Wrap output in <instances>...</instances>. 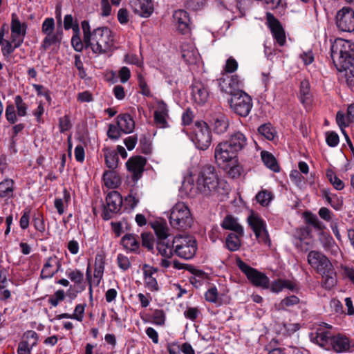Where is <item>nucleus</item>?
I'll use <instances>...</instances> for the list:
<instances>
[{
  "label": "nucleus",
  "mask_w": 354,
  "mask_h": 354,
  "mask_svg": "<svg viewBox=\"0 0 354 354\" xmlns=\"http://www.w3.org/2000/svg\"><path fill=\"white\" fill-rule=\"evenodd\" d=\"M196 183L197 190L204 197L216 199L229 191L227 183L219 178L216 168L211 165L201 168Z\"/></svg>",
  "instance_id": "f257e3e1"
},
{
  "label": "nucleus",
  "mask_w": 354,
  "mask_h": 354,
  "mask_svg": "<svg viewBox=\"0 0 354 354\" xmlns=\"http://www.w3.org/2000/svg\"><path fill=\"white\" fill-rule=\"evenodd\" d=\"M330 51L336 68L339 72H345L347 80L354 77V44L337 39L332 44Z\"/></svg>",
  "instance_id": "f03ea898"
},
{
  "label": "nucleus",
  "mask_w": 354,
  "mask_h": 354,
  "mask_svg": "<svg viewBox=\"0 0 354 354\" xmlns=\"http://www.w3.org/2000/svg\"><path fill=\"white\" fill-rule=\"evenodd\" d=\"M307 260L311 267L322 276V287L330 290L337 284L335 270L326 255L312 250L308 253Z\"/></svg>",
  "instance_id": "7ed1b4c3"
},
{
  "label": "nucleus",
  "mask_w": 354,
  "mask_h": 354,
  "mask_svg": "<svg viewBox=\"0 0 354 354\" xmlns=\"http://www.w3.org/2000/svg\"><path fill=\"white\" fill-rule=\"evenodd\" d=\"M84 45L95 54L111 53L114 46L113 32L107 27H98L93 30V37Z\"/></svg>",
  "instance_id": "20e7f679"
},
{
  "label": "nucleus",
  "mask_w": 354,
  "mask_h": 354,
  "mask_svg": "<svg viewBox=\"0 0 354 354\" xmlns=\"http://www.w3.org/2000/svg\"><path fill=\"white\" fill-rule=\"evenodd\" d=\"M169 219L171 226L180 232H186L194 223L191 212L183 202L175 204L171 209Z\"/></svg>",
  "instance_id": "39448f33"
},
{
  "label": "nucleus",
  "mask_w": 354,
  "mask_h": 354,
  "mask_svg": "<svg viewBox=\"0 0 354 354\" xmlns=\"http://www.w3.org/2000/svg\"><path fill=\"white\" fill-rule=\"evenodd\" d=\"M173 245H175V253L185 259L193 258L197 250L196 241L190 236H176Z\"/></svg>",
  "instance_id": "423d86ee"
},
{
  "label": "nucleus",
  "mask_w": 354,
  "mask_h": 354,
  "mask_svg": "<svg viewBox=\"0 0 354 354\" xmlns=\"http://www.w3.org/2000/svg\"><path fill=\"white\" fill-rule=\"evenodd\" d=\"M192 140L196 148L200 150H206L212 143V133L209 126L205 122H196L193 130Z\"/></svg>",
  "instance_id": "0eeeda50"
},
{
  "label": "nucleus",
  "mask_w": 354,
  "mask_h": 354,
  "mask_svg": "<svg viewBox=\"0 0 354 354\" xmlns=\"http://www.w3.org/2000/svg\"><path fill=\"white\" fill-rule=\"evenodd\" d=\"M228 102L232 110L241 117L248 116L252 107V97L244 91L234 95Z\"/></svg>",
  "instance_id": "6e6552de"
},
{
  "label": "nucleus",
  "mask_w": 354,
  "mask_h": 354,
  "mask_svg": "<svg viewBox=\"0 0 354 354\" xmlns=\"http://www.w3.org/2000/svg\"><path fill=\"white\" fill-rule=\"evenodd\" d=\"M237 265L239 268L246 275L248 279L253 286L262 288L263 289L269 288L270 279L266 274L250 267L241 260L238 261Z\"/></svg>",
  "instance_id": "1a4fd4ad"
},
{
  "label": "nucleus",
  "mask_w": 354,
  "mask_h": 354,
  "mask_svg": "<svg viewBox=\"0 0 354 354\" xmlns=\"http://www.w3.org/2000/svg\"><path fill=\"white\" fill-rule=\"evenodd\" d=\"M237 154V151L226 140L218 143L214 150V158L219 166L230 162H236Z\"/></svg>",
  "instance_id": "9d476101"
},
{
  "label": "nucleus",
  "mask_w": 354,
  "mask_h": 354,
  "mask_svg": "<svg viewBox=\"0 0 354 354\" xmlns=\"http://www.w3.org/2000/svg\"><path fill=\"white\" fill-rule=\"evenodd\" d=\"M122 203L121 195L117 191H111L106 197V204L102 217L104 220L111 219L115 214L120 212Z\"/></svg>",
  "instance_id": "9b49d317"
},
{
  "label": "nucleus",
  "mask_w": 354,
  "mask_h": 354,
  "mask_svg": "<svg viewBox=\"0 0 354 354\" xmlns=\"http://www.w3.org/2000/svg\"><path fill=\"white\" fill-rule=\"evenodd\" d=\"M218 81L221 91L229 94L231 97L243 91L242 90L243 84L237 75L229 76L223 74Z\"/></svg>",
  "instance_id": "f8f14e48"
},
{
  "label": "nucleus",
  "mask_w": 354,
  "mask_h": 354,
  "mask_svg": "<svg viewBox=\"0 0 354 354\" xmlns=\"http://www.w3.org/2000/svg\"><path fill=\"white\" fill-rule=\"evenodd\" d=\"M248 222L254 232L259 242L270 244L269 236L266 230L265 221L259 215L252 213L248 217Z\"/></svg>",
  "instance_id": "ddd939ff"
},
{
  "label": "nucleus",
  "mask_w": 354,
  "mask_h": 354,
  "mask_svg": "<svg viewBox=\"0 0 354 354\" xmlns=\"http://www.w3.org/2000/svg\"><path fill=\"white\" fill-rule=\"evenodd\" d=\"M336 24L339 30L343 32L354 30V10L348 7L339 10L336 15Z\"/></svg>",
  "instance_id": "4468645a"
},
{
  "label": "nucleus",
  "mask_w": 354,
  "mask_h": 354,
  "mask_svg": "<svg viewBox=\"0 0 354 354\" xmlns=\"http://www.w3.org/2000/svg\"><path fill=\"white\" fill-rule=\"evenodd\" d=\"M266 24L277 44L283 46L286 41L285 31L280 21L271 12L266 13Z\"/></svg>",
  "instance_id": "2eb2a0df"
},
{
  "label": "nucleus",
  "mask_w": 354,
  "mask_h": 354,
  "mask_svg": "<svg viewBox=\"0 0 354 354\" xmlns=\"http://www.w3.org/2000/svg\"><path fill=\"white\" fill-rule=\"evenodd\" d=\"M146 163V158L140 156H133L127 160L126 166L132 174L133 181H138L142 177Z\"/></svg>",
  "instance_id": "dca6fc26"
},
{
  "label": "nucleus",
  "mask_w": 354,
  "mask_h": 354,
  "mask_svg": "<svg viewBox=\"0 0 354 354\" xmlns=\"http://www.w3.org/2000/svg\"><path fill=\"white\" fill-rule=\"evenodd\" d=\"M142 271L145 286L151 292L158 291L159 286L155 277L158 269L148 264H144Z\"/></svg>",
  "instance_id": "f3484780"
},
{
  "label": "nucleus",
  "mask_w": 354,
  "mask_h": 354,
  "mask_svg": "<svg viewBox=\"0 0 354 354\" xmlns=\"http://www.w3.org/2000/svg\"><path fill=\"white\" fill-rule=\"evenodd\" d=\"M353 345L348 337L339 333L333 335L330 339V348L336 353L348 352Z\"/></svg>",
  "instance_id": "a211bd4d"
},
{
  "label": "nucleus",
  "mask_w": 354,
  "mask_h": 354,
  "mask_svg": "<svg viewBox=\"0 0 354 354\" xmlns=\"http://www.w3.org/2000/svg\"><path fill=\"white\" fill-rule=\"evenodd\" d=\"M173 19L177 30L182 34H186L190 30V18L185 10H176Z\"/></svg>",
  "instance_id": "6ab92c4d"
},
{
  "label": "nucleus",
  "mask_w": 354,
  "mask_h": 354,
  "mask_svg": "<svg viewBox=\"0 0 354 354\" xmlns=\"http://www.w3.org/2000/svg\"><path fill=\"white\" fill-rule=\"evenodd\" d=\"M169 118L167 105L162 100L157 102L156 109L154 111V122L158 128H167L169 124L167 119Z\"/></svg>",
  "instance_id": "aec40b11"
},
{
  "label": "nucleus",
  "mask_w": 354,
  "mask_h": 354,
  "mask_svg": "<svg viewBox=\"0 0 354 354\" xmlns=\"http://www.w3.org/2000/svg\"><path fill=\"white\" fill-rule=\"evenodd\" d=\"M133 11L142 17H149L153 10V3L150 0H130Z\"/></svg>",
  "instance_id": "412c9836"
},
{
  "label": "nucleus",
  "mask_w": 354,
  "mask_h": 354,
  "mask_svg": "<svg viewBox=\"0 0 354 354\" xmlns=\"http://www.w3.org/2000/svg\"><path fill=\"white\" fill-rule=\"evenodd\" d=\"M192 95L196 103L203 104L207 100L209 92L207 86L203 83L195 82L192 85Z\"/></svg>",
  "instance_id": "4be33fe9"
},
{
  "label": "nucleus",
  "mask_w": 354,
  "mask_h": 354,
  "mask_svg": "<svg viewBox=\"0 0 354 354\" xmlns=\"http://www.w3.org/2000/svg\"><path fill=\"white\" fill-rule=\"evenodd\" d=\"M333 336L330 332L319 328L315 333L310 334V340L319 346L328 350L330 348V339Z\"/></svg>",
  "instance_id": "5701e85b"
},
{
  "label": "nucleus",
  "mask_w": 354,
  "mask_h": 354,
  "mask_svg": "<svg viewBox=\"0 0 354 354\" xmlns=\"http://www.w3.org/2000/svg\"><path fill=\"white\" fill-rule=\"evenodd\" d=\"M121 243L127 251L135 254L140 253V245L137 235L133 234H125L121 239Z\"/></svg>",
  "instance_id": "b1692460"
},
{
  "label": "nucleus",
  "mask_w": 354,
  "mask_h": 354,
  "mask_svg": "<svg viewBox=\"0 0 354 354\" xmlns=\"http://www.w3.org/2000/svg\"><path fill=\"white\" fill-rule=\"evenodd\" d=\"M226 141L237 153L243 150L248 144L247 138L241 131L234 132Z\"/></svg>",
  "instance_id": "393cba45"
},
{
  "label": "nucleus",
  "mask_w": 354,
  "mask_h": 354,
  "mask_svg": "<svg viewBox=\"0 0 354 354\" xmlns=\"http://www.w3.org/2000/svg\"><path fill=\"white\" fill-rule=\"evenodd\" d=\"M299 100L306 107L310 106L312 103L313 95L310 91V86L308 80H303L300 83Z\"/></svg>",
  "instance_id": "a878e982"
},
{
  "label": "nucleus",
  "mask_w": 354,
  "mask_h": 354,
  "mask_svg": "<svg viewBox=\"0 0 354 354\" xmlns=\"http://www.w3.org/2000/svg\"><path fill=\"white\" fill-rule=\"evenodd\" d=\"M117 123L122 133L125 134L133 132L135 128V122L128 113L120 114L117 117Z\"/></svg>",
  "instance_id": "bb28decb"
},
{
  "label": "nucleus",
  "mask_w": 354,
  "mask_h": 354,
  "mask_svg": "<svg viewBox=\"0 0 354 354\" xmlns=\"http://www.w3.org/2000/svg\"><path fill=\"white\" fill-rule=\"evenodd\" d=\"M62 28H58L55 33L46 34L41 43V48L46 51L51 45L59 46L62 39Z\"/></svg>",
  "instance_id": "cd10ccee"
},
{
  "label": "nucleus",
  "mask_w": 354,
  "mask_h": 354,
  "mask_svg": "<svg viewBox=\"0 0 354 354\" xmlns=\"http://www.w3.org/2000/svg\"><path fill=\"white\" fill-rule=\"evenodd\" d=\"M229 124L228 118L223 114H219L213 118L212 126L214 132L221 135L227 131Z\"/></svg>",
  "instance_id": "c85d7f7f"
},
{
  "label": "nucleus",
  "mask_w": 354,
  "mask_h": 354,
  "mask_svg": "<svg viewBox=\"0 0 354 354\" xmlns=\"http://www.w3.org/2000/svg\"><path fill=\"white\" fill-rule=\"evenodd\" d=\"M105 185L111 189L116 188L121 184V180L118 174L113 170L106 171L103 174Z\"/></svg>",
  "instance_id": "c756f323"
},
{
  "label": "nucleus",
  "mask_w": 354,
  "mask_h": 354,
  "mask_svg": "<svg viewBox=\"0 0 354 354\" xmlns=\"http://www.w3.org/2000/svg\"><path fill=\"white\" fill-rule=\"evenodd\" d=\"M86 304H77L74 310V313H62L57 315L55 317L56 319L60 320L62 319H76L79 322H82L84 318V310H85Z\"/></svg>",
  "instance_id": "7c9ffc66"
},
{
  "label": "nucleus",
  "mask_w": 354,
  "mask_h": 354,
  "mask_svg": "<svg viewBox=\"0 0 354 354\" xmlns=\"http://www.w3.org/2000/svg\"><path fill=\"white\" fill-rule=\"evenodd\" d=\"M221 226L224 229L232 230L240 236H243V229L242 226L239 225L236 222V220L232 216H227L224 218Z\"/></svg>",
  "instance_id": "2f4dec72"
},
{
  "label": "nucleus",
  "mask_w": 354,
  "mask_h": 354,
  "mask_svg": "<svg viewBox=\"0 0 354 354\" xmlns=\"http://www.w3.org/2000/svg\"><path fill=\"white\" fill-rule=\"evenodd\" d=\"M104 257L103 254H97L95 256V269L93 276L95 279H97V284H99L102 279L104 271Z\"/></svg>",
  "instance_id": "473e14b6"
},
{
  "label": "nucleus",
  "mask_w": 354,
  "mask_h": 354,
  "mask_svg": "<svg viewBox=\"0 0 354 354\" xmlns=\"http://www.w3.org/2000/svg\"><path fill=\"white\" fill-rule=\"evenodd\" d=\"M190 272L192 276L189 277V282L196 288H199L203 280L208 278V274L201 270L192 268Z\"/></svg>",
  "instance_id": "72a5a7b5"
},
{
  "label": "nucleus",
  "mask_w": 354,
  "mask_h": 354,
  "mask_svg": "<svg viewBox=\"0 0 354 354\" xmlns=\"http://www.w3.org/2000/svg\"><path fill=\"white\" fill-rule=\"evenodd\" d=\"M156 248L161 256L170 259L173 256V248H175V245H173V241L170 243L169 241H161L157 242Z\"/></svg>",
  "instance_id": "f704fd0d"
},
{
  "label": "nucleus",
  "mask_w": 354,
  "mask_h": 354,
  "mask_svg": "<svg viewBox=\"0 0 354 354\" xmlns=\"http://www.w3.org/2000/svg\"><path fill=\"white\" fill-rule=\"evenodd\" d=\"M261 159L265 165L274 172H278L280 167L274 156L270 152L263 151L261 153Z\"/></svg>",
  "instance_id": "c9c22d12"
},
{
  "label": "nucleus",
  "mask_w": 354,
  "mask_h": 354,
  "mask_svg": "<svg viewBox=\"0 0 354 354\" xmlns=\"http://www.w3.org/2000/svg\"><path fill=\"white\" fill-rule=\"evenodd\" d=\"M153 228L158 238V241H167L169 229L165 223L156 222L153 223Z\"/></svg>",
  "instance_id": "e433bc0d"
},
{
  "label": "nucleus",
  "mask_w": 354,
  "mask_h": 354,
  "mask_svg": "<svg viewBox=\"0 0 354 354\" xmlns=\"http://www.w3.org/2000/svg\"><path fill=\"white\" fill-rule=\"evenodd\" d=\"M53 260V256L46 259V262L41 269L40 273V278L42 279H46L52 278L55 275L54 272V264Z\"/></svg>",
  "instance_id": "4c0bfd02"
},
{
  "label": "nucleus",
  "mask_w": 354,
  "mask_h": 354,
  "mask_svg": "<svg viewBox=\"0 0 354 354\" xmlns=\"http://www.w3.org/2000/svg\"><path fill=\"white\" fill-rule=\"evenodd\" d=\"M27 25L26 23H21L19 20L17 15L13 13L12 15V20L10 24V30L12 33H17L18 35L26 34Z\"/></svg>",
  "instance_id": "58836bf2"
},
{
  "label": "nucleus",
  "mask_w": 354,
  "mask_h": 354,
  "mask_svg": "<svg viewBox=\"0 0 354 354\" xmlns=\"http://www.w3.org/2000/svg\"><path fill=\"white\" fill-rule=\"evenodd\" d=\"M14 181L11 179H6L0 183V197H12L14 190Z\"/></svg>",
  "instance_id": "ea45409f"
},
{
  "label": "nucleus",
  "mask_w": 354,
  "mask_h": 354,
  "mask_svg": "<svg viewBox=\"0 0 354 354\" xmlns=\"http://www.w3.org/2000/svg\"><path fill=\"white\" fill-rule=\"evenodd\" d=\"M240 236L237 233H230L227 235L225 244L227 249L230 251H236L241 246Z\"/></svg>",
  "instance_id": "a19ab883"
},
{
  "label": "nucleus",
  "mask_w": 354,
  "mask_h": 354,
  "mask_svg": "<svg viewBox=\"0 0 354 354\" xmlns=\"http://www.w3.org/2000/svg\"><path fill=\"white\" fill-rule=\"evenodd\" d=\"M305 221L307 224L312 225L315 229L323 230L325 228L324 225L319 221L318 217L310 212H305L303 214Z\"/></svg>",
  "instance_id": "79ce46f5"
},
{
  "label": "nucleus",
  "mask_w": 354,
  "mask_h": 354,
  "mask_svg": "<svg viewBox=\"0 0 354 354\" xmlns=\"http://www.w3.org/2000/svg\"><path fill=\"white\" fill-rule=\"evenodd\" d=\"M104 158L106 166L111 170L114 171L118 165L119 158L118 153L114 151L106 149L104 153Z\"/></svg>",
  "instance_id": "37998d69"
},
{
  "label": "nucleus",
  "mask_w": 354,
  "mask_h": 354,
  "mask_svg": "<svg viewBox=\"0 0 354 354\" xmlns=\"http://www.w3.org/2000/svg\"><path fill=\"white\" fill-rule=\"evenodd\" d=\"M80 30L79 25H75L73 28V35L71 38V44L74 49L77 52L82 50L84 44V41H82L80 37Z\"/></svg>",
  "instance_id": "c03bdc74"
},
{
  "label": "nucleus",
  "mask_w": 354,
  "mask_h": 354,
  "mask_svg": "<svg viewBox=\"0 0 354 354\" xmlns=\"http://www.w3.org/2000/svg\"><path fill=\"white\" fill-rule=\"evenodd\" d=\"M258 131L260 135L268 140H273L276 135V131L270 123L261 125L258 128Z\"/></svg>",
  "instance_id": "a18cd8bd"
},
{
  "label": "nucleus",
  "mask_w": 354,
  "mask_h": 354,
  "mask_svg": "<svg viewBox=\"0 0 354 354\" xmlns=\"http://www.w3.org/2000/svg\"><path fill=\"white\" fill-rule=\"evenodd\" d=\"M326 177L335 189L342 190L344 189V182L336 176L332 169H327Z\"/></svg>",
  "instance_id": "49530a36"
},
{
  "label": "nucleus",
  "mask_w": 354,
  "mask_h": 354,
  "mask_svg": "<svg viewBox=\"0 0 354 354\" xmlns=\"http://www.w3.org/2000/svg\"><path fill=\"white\" fill-rule=\"evenodd\" d=\"M232 165L227 163L226 168L225 169L227 171V175L232 178H236L241 176L243 168L242 167L236 162H231Z\"/></svg>",
  "instance_id": "de8ad7c7"
},
{
  "label": "nucleus",
  "mask_w": 354,
  "mask_h": 354,
  "mask_svg": "<svg viewBox=\"0 0 354 354\" xmlns=\"http://www.w3.org/2000/svg\"><path fill=\"white\" fill-rule=\"evenodd\" d=\"M66 275L75 284H80L84 280V273L79 270L68 269Z\"/></svg>",
  "instance_id": "09e8293b"
},
{
  "label": "nucleus",
  "mask_w": 354,
  "mask_h": 354,
  "mask_svg": "<svg viewBox=\"0 0 354 354\" xmlns=\"http://www.w3.org/2000/svg\"><path fill=\"white\" fill-rule=\"evenodd\" d=\"M15 103L17 111V115L24 117L27 115L28 106L24 102L21 95H18L15 97Z\"/></svg>",
  "instance_id": "8fccbe9b"
},
{
  "label": "nucleus",
  "mask_w": 354,
  "mask_h": 354,
  "mask_svg": "<svg viewBox=\"0 0 354 354\" xmlns=\"http://www.w3.org/2000/svg\"><path fill=\"white\" fill-rule=\"evenodd\" d=\"M256 199L261 205L266 207L268 205L270 202L272 201V195L271 192L263 190L257 194Z\"/></svg>",
  "instance_id": "3c124183"
},
{
  "label": "nucleus",
  "mask_w": 354,
  "mask_h": 354,
  "mask_svg": "<svg viewBox=\"0 0 354 354\" xmlns=\"http://www.w3.org/2000/svg\"><path fill=\"white\" fill-rule=\"evenodd\" d=\"M182 57L188 64H194L196 63L198 54L194 50H182Z\"/></svg>",
  "instance_id": "603ef678"
},
{
  "label": "nucleus",
  "mask_w": 354,
  "mask_h": 354,
  "mask_svg": "<svg viewBox=\"0 0 354 354\" xmlns=\"http://www.w3.org/2000/svg\"><path fill=\"white\" fill-rule=\"evenodd\" d=\"M142 245L149 251L153 250V236L151 233L143 232L141 234Z\"/></svg>",
  "instance_id": "864d4df0"
},
{
  "label": "nucleus",
  "mask_w": 354,
  "mask_h": 354,
  "mask_svg": "<svg viewBox=\"0 0 354 354\" xmlns=\"http://www.w3.org/2000/svg\"><path fill=\"white\" fill-rule=\"evenodd\" d=\"M121 133H122V130H120V128L118 127V124H110L109 125V129L107 131V136L111 140H118L121 137Z\"/></svg>",
  "instance_id": "5fc2aeb1"
},
{
  "label": "nucleus",
  "mask_w": 354,
  "mask_h": 354,
  "mask_svg": "<svg viewBox=\"0 0 354 354\" xmlns=\"http://www.w3.org/2000/svg\"><path fill=\"white\" fill-rule=\"evenodd\" d=\"M65 298V292L63 290H57L54 295L49 297L48 303L53 306L56 307L59 303L63 301Z\"/></svg>",
  "instance_id": "6e6d98bb"
},
{
  "label": "nucleus",
  "mask_w": 354,
  "mask_h": 354,
  "mask_svg": "<svg viewBox=\"0 0 354 354\" xmlns=\"http://www.w3.org/2000/svg\"><path fill=\"white\" fill-rule=\"evenodd\" d=\"M206 0H186L185 7L192 10H198L204 7Z\"/></svg>",
  "instance_id": "4d7b16f0"
},
{
  "label": "nucleus",
  "mask_w": 354,
  "mask_h": 354,
  "mask_svg": "<svg viewBox=\"0 0 354 354\" xmlns=\"http://www.w3.org/2000/svg\"><path fill=\"white\" fill-rule=\"evenodd\" d=\"M300 301L299 299L295 295H291L286 297L283 299L280 304V308L284 309L286 307H290L299 304Z\"/></svg>",
  "instance_id": "13d9d810"
},
{
  "label": "nucleus",
  "mask_w": 354,
  "mask_h": 354,
  "mask_svg": "<svg viewBox=\"0 0 354 354\" xmlns=\"http://www.w3.org/2000/svg\"><path fill=\"white\" fill-rule=\"evenodd\" d=\"M55 29V21L53 18L49 17L46 18L42 24L41 31L44 34L49 35L50 33L53 32Z\"/></svg>",
  "instance_id": "bf43d9fd"
},
{
  "label": "nucleus",
  "mask_w": 354,
  "mask_h": 354,
  "mask_svg": "<svg viewBox=\"0 0 354 354\" xmlns=\"http://www.w3.org/2000/svg\"><path fill=\"white\" fill-rule=\"evenodd\" d=\"M33 225L36 230L44 232L45 231V223L42 215L40 213L35 214L33 219Z\"/></svg>",
  "instance_id": "052dcab7"
},
{
  "label": "nucleus",
  "mask_w": 354,
  "mask_h": 354,
  "mask_svg": "<svg viewBox=\"0 0 354 354\" xmlns=\"http://www.w3.org/2000/svg\"><path fill=\"white\" fill-rule=\"evenodd\" d=\"M218 290L215 286L209 288L205 293V299L207 301L216 303L218 300Z\"/></svg>",
  "instance_id": "680f3d73"
},
{
  "label": "nucleus",
  "mask_w": 354,
  "mask_h": 354,
  "mask_svg": "<svg viewBox=\"0 0 354 354\" xmlns=\"http://www.w3.org/2000/svg\"><path fill=\"white\" fill-rule=\"evenodd\" d=\"M139 147L141 152L145 154H149L151 152V142L145 136L140 138Z\"/></svg>",
  "instance_id": "e2e57ef3"
},
{
  "label": "nucleus",
  "mask_w": 354,
  "mask_h": 354,
  "mask_svg": "<svg viewBox=\"0 0 354 354\" xmlns=\"http://www.w3.org/2000/svg\"><path fill=\"white\" fill-rule=\"evenodd\" d=\"M339 136L334 131L327 132L326 134V142L329 147H335L339 143Z\"/></svg>",
  "instance_id": "0e129e2a"
},
{
  "label": "nucleus",
  "mask_w": 354,
  "mask_h": 354,
  "mask_svg": "<svg viewBox=\"0 0 354 354\" xmlns=\"http://www.w3.org/2000/svg\"><path fill=\"white\" fill-rule=\"evenodd\" d=\"M1 46V52L3 56H9L14 53L15 50L18 47H15L11 41L6 40L4 44H0Z\"/></svg>",
  "instance_id": "69168bd1"
},
{
  "label": "nucleus",
  "mask_w": 354,
  "mask_h": 354,
  "mask_svg": "<svg viewBox=\"0 0 354 354\" xmlns=\"http://www.w3.org/2000/svg\"><path fill=\"white\" fill-rule=\"evenodd\" d=\"M117 261L119 268L124 271L127 270L131 266L129 258L122 254H119L118 255Z\"/></svg>",
  "instance_id": "338daca9"
},
{
  "label": "nucleus",
  "mask_w": 354,
  "mask_h": 354,
  "mask_svg": "<svg viewBox=\"0 0 354 354\" xmlns=\"http://www.w3.org/2000/svg\"><path fill=\"white\" fill-rule=\"evenodd\" d=\"M238 68V62L232 57H229L225 63L224 71L227 73H232Z\"/></svg>",
  "instance_id": "774afa93"
}]
</instances>
